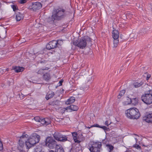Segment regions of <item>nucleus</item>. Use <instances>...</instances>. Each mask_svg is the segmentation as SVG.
<instances>
[{"instance_id": "nucleus-28", "label": "nucleus", "mask_w": 152, "mask_h": 152, "mask_svg": "<svg viewBox=\"0 0 152 152\" xmlns=\"http://www.w3.org/2000/svg\"><path fill=\"white\" fill-rule=\"evenodd\" d=\"M94 145H89V150L91 152H95V147L94 146Z\"/></svg>"}, {"instance_id": "nucleus-38", "label": "nucleus", "mask_w": 152, "mask_h": 152, "mask_svg": "<svg viewBox=\"0 0 152 152\" xmlns=\"http://www.w3.org/2000/svg\"><path fill=\"white\" fill-rule=\"evenodd\" d=\"M19 97L20 99H23L24 96L23 94H22V93H21V94H19Z\"/></svg>"}, {"instance_id": "nucleus-18", "label": "nucleus", "mask_w": 152, "mask_h": 152, "mask_svg": "<svg viewBox=\"0 0 152 152\" xmlns=\"http://www.w3.org/2000/svg\"><path fill=\"white\" fill-rule=\"evenodd\" d=\"M23 18V14L20 12H18L16 13V19L17 21H20Z\"/></svg>"}, {"instance_id": "nucleus-1", "label": "nucleus", "mask_w": 152, "mask_h": 152, "mask_svg": "<svg viewBox=\"0 0 152 152\" xmlns=\"http://www.w3.org/2000/svg\"><path fill=\"white\" fill-rule=\"evenodd\" d=\"M66 15L65 10L62 8L55 9L52 16V20H59L64 18Z\"/></svg>"}, {"instance_id": "nucleus-24", "label": "nucleus", "mask_w": 152, "mask_h": 152, "mask_svg": "<svg viewBox=\"0 0 152 152\" xmlns=\"http://www.w3.org/2000/svg\"><path fill=\"white\" fill-rule=\"evenodd\" d=\"M67 108H69V109L73 110V111H77L78 109V107L76 106L73 104L70 105L69 107H67Z\"/></svg>"}, {"instance_id": "nucleus-39", "label": "nucleus", "mask_w": 152, "mask_h": 152, "mask_svg": "<svg viewBox=\"0 0 152 152\" xmlns=\"http://www.w3.org/2000/svg\"><path fill=\"white\" fill-rule=\"evenodd\" d=\"M101 127L105 131H108V130L109 129L108 128H107L105 126H103L102 127Z\"/></svg>"}, {"instance_id": "nucleus-51", "label": "nucleus", "mask_w": 152, "mask_h": 152, "mask_svg": "<svg viewBox=\"0 0 152 152\" xmlns=\"http://www.w3.org/2000/svg\"><path fill=\"white\" fill-rule=\"evenodd\" d=\"M7 71H8V70H9V69L8 68H7L6 69V70Z\"/></svg>"}, {"instance_id": "nucleus-5", "label": "nucleus", "mask_w": 152, "mask_h": 152, "mask_svg": "<svg viewBox=\"0 0 152 152\" xmlns=\"http://www.w3.org/2000/svg\"><path fill=\"white\" fill-rule=\"evenodd\" d=\"M45 145L50 149H53L58 145L56 142L52 137H48L46 139Z\"/></svg>"}, {"instance_id": "nucleus-17", "label": "nucleus", "mask_w": 152, "mask_h": 152, "mask_svg": "<svg viewBox=\"0 0 152 152\" xmlns=\"http://www.w3.org/2000/svg\"><path fill=\"white\" fill-rule=\"evenodd\" d=\"M60 101L58 100H54L49 102V105L52 106H60Z\"/></svg>"}, {"instance_id": "nucleus-27", "label": "nucleus", "mask_w": 152, "mask_h": 152, "mask_svg": "<svg viewBox=\"0 0 152 152\" xmlns=\"http://www.w3.org/2000/svg\"><path fill=\"white\" fill-rule=\"evenodd\" d=\"M49 69V68L47 67H46L45 68H42V69H39L37 72L38 74H39L41 75H42V74H43L44 73V70H48Z\"/></svg>"}, {"instance_id": "nucleus-49", "label": "nucleus", "mask_w": 152, "mask_h": 152, "mask_svg": "<svg viewBox=\"0 0 152 152\" xmlns=\"http://www.w3.org/2000/svg\"><path fill=\"white\" fill-rule=\"evenodd\" d=\"M135 140H136V142H137V138H135Z\"/></svg>"}, {"instance_id": "nucleus-33", "label": "nucleus", "mask_w": 152, "mask_h": 152, "mask_svg": "<svg viewBox=\"0 0 152 152\" xmlns=\"http://www.w3.org/2000/svg\"><path fill=\"white\" fill-rule=\"evenodd\" d=\"M34 120L37 122H40V120H41V118L39 116H36L34 118Z\"/></svg>"}, {"instance_id": "nucleus-41", "label": "nucleus", "mask_w": 152, "mask_h": 152, "mask_svg": "<svg viewBox=\"0 0 152 152\" xmlns=\"http://www.w3.org/2000/svg\"><path fill=\"white\" fill-rule=\"evenodd\" d=\"M151 77V75L150 74H147V75L146 80H148V79Z\"/></svg>"}, {"instance_id": "nucleus-2", "label": "nucleus", "mask_w": 152, "mask_h": 152, "mask_svg": "<svg viewBox=\"0 0 152 152\" xmlns=\"http://www.w3.org/2000/svg\"><path fill=\"white\" fill-rule=\"evenodd\" d=\"M40 137L37 134L35 133L30 137L25 142V145L27 149H29L38 143L40 140Z\"/></svg>"}, {"instance_id": "nucleus-32", "label": "nucleus", "mask_w": 152, "mask_h": 152, "mask_svg": "<svg viewBox=\"0 0 152 152\" xmlns=\"http://www.w3.org/2000/svg\"><path fill=\"white\" fill-rule=\"evenodd\" d=\"M57 47H59V46L61 45L63 43V42L61 40H58L57 41Z\"/></svg>"}, {"instance_id": "nucleus-47", "label": "nucleus", "mask_w": 152, "mask_h": 152, "mask_svg": "<svg viewBox=\"0 0 152 152\" xmlns=\"http://www.w3.org/2000/svg\"><path fill=\"white\" fill-rule=\"evenodd\" d=\"M66 110H67V109L65 108H63L62 109V110L64 111H65Z\"/></svg>"}, {"instance_id": "nucleus-44", "label": "nucleus", "mask_w": 152, "mask_h": 152, "mask_svg": "<svg viewBox=\"0 0 152 152\" xmlns=\"http://www.w3.org/2000/svg\"><path fill=\"white\" fill-rule=\"evenodd\" d=\"M63 83V81L62 80H60L59 81V86H61L62 85V83Z\"/></svg>"}, {"instance_id": "nucleus-20", "label": "nucleus", "mask_w": 152, "mask_h": 152, "mask_svg": "<svg viewBox=\"0 0 152 152\" xmlns=\"http://www.w3.org/2000/svg\"><path fill=\"white\" fill-rule=\"evenodd\" d=\"M148 29L144 28L141 29L139 32V34L140 35L144 36L148 34Z\"/></svg>"}, {"instance_id": "nucleus-9", "label": "nucleus", "mask_w": 152, "mask_h": 152, "mask_svg": "<svg viewBox=\"0 0 152 152\" xmlns=\"http://www.w3.org/2000/svg\"><path fill=\"white\" fill-rule=\"evenodd\" d=\"M112 36L113 38V47L116 48L118 43V37H119V33L118 30H113L112 32Z\"/></svg>"}, {"instance_id": "nucleus-22", "label": "nucleus", "mask_w": 152, "mask_h": 152, "mask_svg": "<svg viewBox=\"0 0 152 152\" xmlns=\"http://www.w3.org/2000/svg\"><path fill=\"white\" fill-rule=\"evenodd\" d=\"M75 97H71L69 98L66 102V104H68L73 103L75 102Z\"/></svg>"}, {"instance_id": "nucleus-3", "label": "nucleus", "mask_w": 152, "mask_h": 152, "mask_svg": "<svg viewBox=\"0 0 152 152\" xmlns=\"http://www.w3.org/2000/svg\"><path fill=\"white\" fill-rule=\"evenodd\" d=\"M91 39L89 37L84 36L81 38V39H79L78 41L73 42V44L74 45L83 49L86 47L87 42L91 41Z\"/></svg>"}, {"instance_id": "nucleus-15", "label": "nucleus", "mask_w": 152, "mask_h": 152, "mask_svg": "<svg viewBox=\"0 0 152 152\" xmlns=\"http://www.w3.org/2000/svg\"><path fill=\"white\" fill-rule=\"evenodd\" d=\"M102 144L101 142H96V152H100L102 150Z\"/></svg>"}, {"instance_id": "nucleus-36", "label": "nucleus", "mask_w": 152, "mask_h": 152, "mask_svg": "<svg viewBox=\"0 0 152 152\" xmlns=\"http://www.w3.org/2000/svg\"><path fill=\"white\" fill-rule=\"evenodd\" d=\"M27 103L28 105H30L32 104L33 102V101L29 99H28L27 101Z\"/></svg>"}, {"instance_id": "nucleus-4", "label": "nucleus", "mask_w": 152, "mask_h": 152, "mask_svg": "<svg viewBox=\"0 0 152 152\" xmlns=\"http://www.w3.org/2000/svg\"><path fill=\"white\" fill-rule=\"evenodd\" d=\"M125 113L127 117L131 119H137L140 116L138 110L135 108H132L127 110Z\"/></svg>"}, {"instance_id": "nucleus-48", "label": "nucleus", "mask_w": 152, "mask_h": 152, "mask_svg": "<svg viewBox=\"0 0 152 152\" xmlns=\"http://www.w3.org/2000/svg\"><path fill=\"white\" fill-rule=\"evenodd\" d=\"M95 126H96V127H99V125L98 124H96Z\"/></svg>"}, {"instance_id": "nucleus-40", "label": "nucleus", "mask_w": 152, "mask_h": 152, "mask_svg": "<svg viewBox=\"0 0 152 152\" xmlns=\"http://www.w3.org/2000/svg\"><path fill=\"white\" fill-rule=\"evenodd\" d=\"M3 149V146L2 143L0 141V151L1 150Z\"/></svg>"}, {"instance_id": "nucleus-13", "label": "nucleus", "mask_w": 152, "mask_h": 152, "mask_svg": "<svg viewBox=\"0 0 152 152\" xmlns=\"http://www.w3.org/2000/svg\"><path fill=\"white\" fill-rule=\"evenodd\" d=\"M25 68L20 66H13L12 67V70H13L15 72L18 73L23 71Z\"/></svg>"}, {"instance_id": "nucleus-6", "label": "nucleus", "mask_w": 152, "mask_h": 152, "mask_svg": "<svg viewBox=\"0 0 152 152\" xmlns=\"http://www.w3.org/2000/svg\"><path fill=\"white\" fill-rule=\"evenodd\" d=\"M149 93L145 94L141 97L142 100L147 104H150L152 103V90H149Z\"/></svg>"}, {"instance_id": "nucleus-34", "label": "nucleus", "mask_w": 152, "mask_h": 152, "mask_svg": "<svg viewBox=\"0 0 152 152\" xmlns=\"http://www.w3.org/2000/svg\"><path fill=\"white\" fill-rule=\"evenodd\" d=\"M11 7L12 8L13 10L14 11H16L17 10H18L17 6L15 5H11Z\"/></svg>"}, {"instance_id": "nucleus-16", "label": "nucleus", "mask_w": 152, "mask_h": 152, "mask_svg": "<svg viewBox=\"0 0 152 152\" xmlns=\"http://www.w3.org/2000/svg\"><path fill=\"white\" fill-rule=\"evenodd\" d=\"M40 122L43 125H48L50 124V121L48 118H41Z\"/></svg>"}, {"instance_id": "nucleus-31", "label": "nucleus", "mask_w": 152, "mask_h": 152, "mask_svg": "<svg viewBox=\"0 0 152 152\" xmlns=\"http://www.w3.org/2000/svg\"><path fill=\"white\" fill-rule=\"evenodd\" d=\"M128 99H131L130 98H129V97H127V99H126V101H125L124 103L125 105H128L130 104H131V102H129L130 101L128 100Z\"/></svg>"}, {"instance_id": "nucleus-43", "label": "nucleus", "mask_w": 152, "mask_h": 152, "mask_svg": "<svg viewBox=\"0 0 152 152\" xmlns=\"http://www.w3.org/2000/svg\"><path fill=\"white\" fill-rule=\"evenodd\" d=\"M47 61L44 60V61H41L40 62V63L41 64H46L47 63Z\"/></svg>"}, {"instance_id": "nucleus-52", "label": "nucleus", "mask_w": 152, "mask_h": 152, "mask_svg": "<svg viewBox=\"0 0 152 152\" xmlns=\"http://www.w3.org/2000/svg\"><path fill=\"white\" fill-rule=\"evenodd\" d=\"M130 17H131V15H131V14H129V15H127V16H128H128H130Z\"/></svg>"}, {"instance_id": "nucleus-26", "label": "nucleus", "mask_w": 152, "mask_h": 152, "mask_svg": "<svg viewBox=\"0 0 152 152\" xmlns=\"http://www.w3.org/2000/svg\"><path fill=\"white\" fill-rule=\"evenodd\" d=\"M43 77L44 79L46 81H48L50 79L49 74L48 73H46L43 75Z\"/></svg>"}, {"instance_id": "nucleus-19", "label": "nucleus", "mask_w": 152, "mask_h": 152, "mask_svg": "<svg viewBox=\"0 0 152 152\" xmlns=\"http://www.w3.org/2000/svg\"><path fill=\"white\" fill-rule=\"evenodd\" d=\"M55 95L54 93L52 91H49L47 94L46 99L47 100L52 98Z\"/></svg>"}, {"instance_id": "nucleus-21", "label": "nucleus", "mask_w": 152, "mask_h": 152, "mask_svg": "<svg viewBox=\"0 0 152 152\" xmlns=\"http://www.w3.org/2000/svg\"><path fill=\"white\" fill-rule=\"evenodd\" d=\"M128 100L130 101L129 102H131V104L135 105L137 104L138 103V99L136 98L133 99H128Z\"/></svg>"}, {"instance_id": "nucleus-25", "label": "nucleus", "mask_w": 152, "mask_h": 152, "mask_svg": "<svg viewBox=\"0 0 152 152\" xmlns=\"http://www.w3.org/2000/svg\"><path fill=\"white\" fill-rule=\"evenodd\" d=\"M55 152H64V151L63 148L58 145L56 148Z\"/></svg>"}, {"instance_id": "nucleus-45", "label": "nucleus", "mask_w": 152, "mask_h": 152, "mask_svg": "<svg viewBox=\"0 0 152 152\" xmlns=\"http://www.w3.org/2000/svg\"><path fill=\"white\" fill-rule=\"evenodd\" d=\"M34 152H44L42 151H39L38 149H36L35 151Z\"/></svg>"}, {"instance_id": "nucleus-14", "label": "nucleus", "mask_w": 152, "mask_h": 152, "mask_svg": "<svg viewBox=\"0 0 152 152\" xmlns=\"http://www.w3.org/2000/svg\"><path fill=\"white\" fill-rule=\"evenodd\" d=\"M73 138L75 142L79 143L81 141L78 140L79 139V137L78 136V134L76 132H73L72 133Z\"/></svg>"}, {"instance_id": "nucleus-50", "label": "nucleus", "mask_w": 152, "mask_h": 152, "mask_svg": "<svg viewBox=\"0 0 152 152\" xmlns=\"http://www.w3.org/2000/svg\"><path fill=\"white\" fill-rule=\"evenodd\" d=\"M49 152H55V151H50Z\"/></svg>"}, {"instance_id": "nucleus-37", "label": "nucleus", "mask_w": 152, "mask_h": 152, "mask_svg": "<svg viewBox=\"0 0 152 152\" xmlns=\"http://www.w3.org/2000/svg\"><path fill=\"white\" fill-rule=\"evenodd\" d=\"M133 147L136 148L137 149H140V146L138 145L135 144L134 145H133Z\"/></svg>"}, {"instance_id": "nucleus-42", "label": "nucleus", "mask_w": 152, "mask_h": 152, "mask_svg": "<svg viewBox=\"0 0 152 152\" xmlns=\"http://www.w3.org/2000/svg\"><path fill=\"white\" fill-rule=\"evenodd\" d=\"M75 150V149L74 148H72L69 149V152H75L74 151Z\"/></svg>"}, {"instance_id": "nucleus-7", "label": "nucleus", "mask_w": 152, "mask_h": 152, "mask_svg": "<svg viewBox=\"0 0 152 152\" xmlns=\"http://www.w3.org/2000/svg\"><path fill=\"white\" fill-rule=\"evenodd\" d=\"M28 137V135L25 134V133L22 134V135L20 137V139L18 143V149L20 151H22L23 150V147L24 145V142L26 141V138Z\"/></svg>"}, {"instance_id": "nucleus-11", "label": "nucleus", "mask_w": 152, "mask_h": 152, "mask_svg": "<svg viewBox=\"0 0 152 152\" xmlns=\"http://www.w3.org/2000/svg\"><path fill=\"white\" fill-rule=\"evenodd\" d=\"M57 41L54 40L51 41L46 45V48L47 49L50 50L53 49L57 47Z\"/></svg>"}, {"instance_id": "nucleus-8", "label": "nucleus", "mask_w": 152, "mask_h": 152, "mask_svg": "<svg viewBox=\"0 0 152 152\" xmlns=\"http://www.w3.org/2000/svg\"><path fill=\"white\" fill-rule=\"evenodd\" d=\"M53 136L58 141L65 142L68 140V135H64L58 132H55Z\"/></svg>"}, {"instance_id": "nucleus-10", "label": "nucleus", "mask_w": 152, "mask_h": 152, "mask_svg": "<svg viewBox=\"0 0 152 152\" xmlns=\"http://www.w3.org/2000/svg\"><path fill=\"white\" fill-rule=\"evenodd\" d=\"M42 4L39 2H34L32 3L31 10L34 11H36L39 10L42 7Z\"/></svg>"}, {"instance_id": "nucleus-46", "label": "nucleus", "mask_w": 152, "mask_h": 152, "mask_svg": "<svg viewBox=\"0 0 152 152\" xmlns=\"http://www.w3.org/2000/svg\"><path fill=\"white\" fill-rule=\"evenodd\" d=\"M95 127V124H94V125H92V126H91L90 127H88V129H90V128H91L92 127Z\"/></svg>"}, {"instance_id": "nucleus-29", "label": "nucleus", "mask_w": 152, "mask_h": 152, "mask_svg": "<svg viewBox=\"0 0 152 152\" xmlns=\"http://www.w3.org/2000/svg\"><path fill=\"white\" fill-rule=\"evenodd\" d=\"M125 90H122L119 93L118 95V99L120 98L121 97L124 95L125 93Z\"/></svg>"}, {"instance_id": "nucleus-30", "label": "nucleus", "mask_w": 152, "mask_h": 152, "mask_svg": "<svg viewBox=\"0 0 152 152\" xmlns=\"http://www.w3.org/2000/svg\"><path fill=\"white\" fill-rule=\"evenodd\" d=\"M108 150L110 152L112 151L114 148V147L111 145L108 144L107 145Z\"/></svg>"}, {"instance_id": "nucleus-35", "label": "nucleus", "mask_w": 152, "mask_h": 152, "mask_svg": "<svg viewBox=\"0 0 152 152\" xmlns=\"http://www.w3.org/2000/svg\"><path fill=\"white\" fill-rule=\"evenodd\" d=\"M111 122L110 121H106L105 122V125L108 126L110 124Z\"/></svg>"}, {"instance_id": "nucleus-23", "label": "nucleus", "mask_w": 152, "mask_h": 152, "mask_svg": "<svg viewBox=\"0 0 152 152\" xmlns=\"http://www.w3.org/2000/svg\"><path fill=\"white\" fill-rule=\"evenodd\" d=\"M144 82L141 81L140 83L138 82H135L133 83V85L135 88H138L144 84Z\"/></svg>"}, {"instance_id": "nucleus-12", "label": "nucleus", "mask_w": 152, "mask_h": 152, "mask_svg": "<svg viewBox=\"0 0 152 152\" xmlns=\"http://www.w3.org/2000/svg\"><path fill=\"white\" fill-rule=\"evenodd\" d=\"M143 119L148 123H152V113L147 114L143 117Z\"/></svg>"}]
</instances>
